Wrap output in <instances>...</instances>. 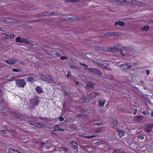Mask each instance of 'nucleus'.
<instances>
[{
	"instance_id": "37998d69",
	"label": "nucleus",
	"mask_w": 153,
	"mask_h": 153,
	"mask_svg": "<svg viewBox=\"0 0 153 153\" xmlns=\"http://www.w3.org/2000/svg\"><path fill=\"white\" fill-rule=\"evenodd\" d=\"M101 131V130H97L95 131V133H99Z\"/></svg>"
},
{
	"instance_id": "f3484780",
	"label": "nucleus",
	"mask_w": 153,
	"mask_h": 153,
	"mask_svg": "<svg viewBox=\"0 0 153 153\" xmlns=\"http://www.w3.org/2000/svg\"><path fill=\"white\" fill-rule=\"evenodd\" d=\"M105 102V101L104 100H101L99 101V105L100 107L103 106Z\"/></svg>"
},
{
	"instance_id": "473e14b6",
	"label": "nucleus",
	"mask_w": 153,
	"mask_h": 153,
	"mask_svg": "<svg viewBox=\"0 0 153 153\" xmlns=\"http://www.w3.org/2000/svg\"><path fill=\"white\" fill-rule=\"evenodd\" d=\"M59 119L60 121H62L64 120V119L62 117H59Z\"/></svg>"
},
{
	"instance_id": "b1692460",
	"label": "nucleus",
	"mask_w": 153,
	"mask_h": 153,
	"mask_svg": "<svg viewBox=\"0 0 153 153\" xmlns=\"http://www.w3.org/2000/svg\"><path fill=\"white\" fill-rule=\"evenodd\" d=\"M98 65L100 67L104 68L105 69H106L107 67L104 65L102 64V63H98Z\"/></svg>"
},
{
	"instance_id": "c756f323",
	"label": "nucleus",
	"mask_w": 153,
	"mask_h": 153,
	"mask_svg": "<svg viewBox=\"0 0 153 153\" xmlns=\"http://www.w3.org/2000/svg\"><path fill=\"white\" fill-rule=\"evenodd\" d=\"M147 128H151L153 126V125L151 124H147L146 125Z\"/></svg>"
},
{
	"instance_id": "c9c22d12",
	"label": "nucleus",
	"mask_w": 153,
	"mask_h": 153,
	"mask_svg": "<svg viewBox=\"0 0 153 153\" xmlns=\"http://www.w3.org/2000/svg\"><path fill=\"white\" fill-rule=\"evenodd\" d=\"M100 123H94L93 124V125L94 126H98V125H100Z\"/></svg>"
},
{
	"instance_id": "4c0bfd02",
	"label": "nucleus",
	"mask_w": 153,
	"mask_h": 153,
	"mask_svg": "<svg viewBox=\"0 0 153 153\" xmlns=\"http://www.w3.org/2000/svg\"><path fill=\"white\" fill-rule=\"evenodd\" d=\"M68 75H67V77L68 78L70 76L71 74H70V73L69 71H68Z\"/></svg>"
},
{
	"instance_id": "ddd939ff",
	"label": "nucleus",
	"mask_w": 153,
	"mask_h": 153,
	"mask_svg": "<svg viewBox=\"0 0 153 153\" xmlns=\"http://www.w3.org/2000/svg\"><path fill=\"white\" fill-rule=\"evenodd\" d=\"M16 62L17 61L16 60H13L12 59H10L7 60L6 61V62L9 64H12L16 63Z\"/></svg>"
},
{
	"instance_id": "79ce46f5",
	"label": "nucleus",
	"mask_w": 153,
	"mask_h": 153,
	"mask_svg": "<svg viewBox=\"0 0 153 153\" xmlns=\"http://www.w3.org/2000/svg\"><path fill=\"white\" fill-rule=\"evenodd\" d=\"M146 74L148 75H149V74H150V71H149V70H147L146 72Z\"/></svg>"
},
{
	"instance_id": "7ed1b4c3",
	"label": "nucleus",
	"mask_w": 153,
	"mask_h": 153,
	"mask_svg": "<svg viewBox=\"0 0 153 153\" xmlns=\"http://www.w3.org/2000/svg\"><path fill=\"white\" fill-rule=\"evenodd\" d=\"M134 63L124 64L120 66V68L123 71H126L128 69L134 66Z\"/></svg>"
},
{
	"instance_id": "a18cd8bd",
	"label": "nucleus",
	"mask_w": 153,
	"mask_h": 153,
	"mask_svg": "<svg viewBox=\"0 0 153 153\" xmlns=\"http://www.w3.org/2000/svg\"><path fill=\"white\" fill-rule=\"evenodd\" d=\"M68 20L69 21L74 20V19H73L72 18H68Z\"/></svg>"
},
{
	"instance_id": "de8ad7c7",
	"label": "nucleus",
	"mask_w": 153,
	"mask_h": 153,
	"mask_svg": "<svg viewBox=\"0 0 153 153\" xmlns=\"http://www.w3.org/2000/svg\"><path fill=\"white\" fill-rule=\"evenodd\" d=\"M83 115H83V114H79L78 115V117H81V116H82Z\"/></svg>"
},
{
	"instance_id": "412c9836",
	"label": "nucleus",
	"mask_w": 153,
	"mask_h": 153,
	"mask_svg": "<svg viewBox=\"0 0 153 153\" xmlns=\"http://www.w3.org/2000/svg\"><path fill=\"white\" fill-rule=\"evenodd\" d=\"M117 134L120 137H121L124 135V133L121 130H120L118 131Z\"/></svg>"
},
{
	"instance_id": "58836bf2",
	"label": "nucleus",
	"mask_w": 153,
	"mask_h": 153,
	"mask_svg": "<svg viewBox=\"0 0 153 153\" xmlns=\"http://www.w3.org/2000/svg\"><path fill=\"white\" fill-rule=\"evenodd\" d=\"M143 113L145 115H147L149 114V113L147 112H146L145 111H143Z\"/></svg>"
},
{
	"instance_id": "2f4dec72",
	"label": "nucleus",
	"mask_w": 153,
	"mask_h": 153,
	"mask_svg": "<svg viewBox=\"0 0 153 153\" xmlns=\"http://www.w3.org/2000/svg\"><path fill=\"white\" fill-rule=\"evenodd\" d=\"M82 65L85 68V69H87L88 67V65H86V64H82Z\"/></svg>"
},
{
	"instance_id": "4468645a",
	"label": "nucleus",
	"mask_w": 153,
	"mask_h": 153,
	"mask_svg": "<svg viewBox=\"0 0 153 153\" xmlns=\"http://www.w3.org/2000/svg\"><path fill=\"white\" fill-rule=\"evenodd\" d=\"M36 89L38 93H41L43 92L42 88L40 86H37L36 88Z\"/></svg>"
},
{
	"instance_id": "c03bdc74",
	"label": "nucleus",
	"mask_w": 153,
	"mask_h": 153,
	"mask_svg": "<svg viewBox=\"0 0 153 153\" xmlns=\"http://www.w3.org/2000/svg\"><path fill=\"white\" fill-rule=\"evenodd\" d=\"M76 128V127L75 126H72L71 127V128L75 129Z\"/></svg>"
},
{
	"instance_id": "a19ab883",
	"label": "nucleus",
	"mask_w": 153,
	"mask_h": 153,
	"mask_svg": "<svg viewBox=\"0 0 153 153\" xmlns=\"http://www.w3.org/2000/svg\"><path fill=\"white\" fill-rule=\"evenodd\" d=\"M139 138L141 140H143L144 139V137L143 136H140L139 137Z\"/></svg>"
},
{
	"instance_id": "c85d7f7f",
	"label": "nucleus",
	"mask_w": 153,
	"mask_h": 153,
	"mask_svg": "<svg viewBox=\"0 0 153 153\" xmlns=\"http://www.w3.org/2000/svg\"><path fill=\"white\" fill-rule=\"evenodd\" d=\"M28 80L30 82H31L33 81V79L32 77H30L28 78Z\"/></svg>"
},
{
	"instance_id": "09e8293b",
	"label": "nucleus",
	"mask_w": 153,
	"mask_h": 153,
	"mask_svg": "<svg viewBox=\"0 0 153 153\" xmlns=\"http://www.w3.org/2000/svg\"><path fill=\"white\" fill-rule=\"evenodd\" d=\"M94 144L95 145H97L98 144V142H96L94 143Z\"/></svg>"
},
{
	"instance_id": "e433bc0d",
	"label": "nucleus",
	"mask_w": 153,
	"mask_h": 153,
	"mask_svg": "<svg viewBox=\"0 0 153 153\" xmlns=\"http://www.w3.org/2000/svg\"><path fill=\"white\" fill-rule=\"evenodd\" d=\"M137 119H140L142 118V115L137 116L136 117Z\"/></svg>"
},
{
	"instance_id": "393cba45",
	"label": "nucleus",
	"mask_w": 153,
	"mask_h": 153,
	"mask_svg": "<svg viewBox=\"0 0 153 153\" xmlns=\"http://www.w3.org/2000/svg\"><path fill=\"white\" fill-rule=\"evenodd\" d=\"M117 123V121L116 120L114 119H113L112 121V124L113 126H115Z\"/></svg>"
},
{
	"instance_id": "6e6552de",
	"label": "nucleus",
	"mask_w": 153,
	"mask_h": 153,
	"mask_svg": "<svg viewBox=\"0 0 153 153\" xmlns=\"http://www.w3.org/2000/svg\"><path fill=\"white\" fill-rule=\"evenodd\" d=\"M12 20V18H2L0 19V21L2 22H11Z\"/></svg>"
},
{
	"instance_id": "9b49d317",
	"label": "nucleus",
	"mask_w": 153,
	"mask_h": 153,
	"mask_svg": "<svg viewBox=\"0 0 153 153\" xmlns=\"http://www.w3.org/2000/svg\"><path fill=\"white\" fill-rule=\"evenodd\" d=\"M114 25H119L122 27L124 26L125 25L124 22L121 21H118L115 22Z\"/></svg>"
},
{
	"instance_id": "a211bd4d",
	"label": "nucleus",
	"mask_w": 153,
	"mask_h": 153,
	"mask_svg": "<svg viewBox=\"0 0 153 153\" xmlns=\"http://www.w3.org/2000/svg\"><path fill=\"white\" fill-rule=\"evenodd\" d=\"M33 125L37 127H41L43 126V124L42 123H35Z\"/></svg>"
},
{
	"instance_id": "20e7f679",
	"label": "nucleus",
	"mask_w": 153,
	"mask_h": 153,
	"mask_svg": "<svg viewBox=\"0 0 153 153\" xmlns=\"http://www.w3.org/2000/svg\"><path fill=\"white\" fill-rule=\"evenodd\" d=\"M120 4H129L132 5H135L137 4L136 3V1L135 0H129L126 1L125 0H120L119 1Z\"/></svg>"
},
{
	"instance_id": "603ef678",
	"label": "nucleus",
	"mask_w": 153,
	"mask_h": 153,
	"mask_svg": "<svg viewBox=\"0 0 153 153\" xmlns=\"http://www.w3.org/2000/svg\"><path fill=\"white\" fill-rule=\"evenodd\" d=\"M79 83V82H76V85H78Z\"/></svg>"
},
{
	"instance_id": "49530a36",
	"label": "nucleus",
	"mask_w": 153,
	"mask_h": 153,
	"mask_svg": "<svg viewBox=\"0 0 153 153\" xmlns=\"http://www.w3.org/2000/svg\"><path fill=\"white\" fill-rule=\"evenodd\" d=\"M83 136V135H80L79 136V137H81V138H84V136Z\"/></svg>"
},
{
	"instance_id": "39448f33",
	"label": "nucleus",
	"mask_w": 153,
	"mask_h": 153,
	"mask_svg": "<svg viewBox=\"0 0 153 153\" xmlns=\"http://www.w3.org/2000/svg\"><path fill=\"white\" fill-rule=\"evenodd\" d=\"M16 85L21 87H24L26 84L25 81L22 79L16 80Z\"/></svg>"
},
{
	"instance_id": "9d476101",
	"label": "nucleus",
	"mask_w": 153,
	"mask_h": 153,
	"mask_svg": "<svg viewBox=\"0 0 153 153\" xmlns=\"http://www.w3.org/2000/svg\"><path fill=\"white\" fill-rule=\"evenodd\" d=\"M54 129L56 131H64L65 129L63 128L62 127L59 126H56L54 127Z\"/></svg>"
},
{
	"instance_id": "dca6fc26",
	"label": "nucleus",
	"mask_w": 153,
	"mask_h": 153,
	"mask_svg": "<svg viewBox=\"0 0 153 153\" xmlns=\"http://www.w3.org/2000/svg\"><path fill=\"white\" fill-rule=\"evenodd\" d=\"M99 95V93L98 92H91L89 96L92 98H94L97 95Z\"/></svg>"
},
{
	"instance_id": "f03ea898",
	"label": "nucleus",
	"mask_w": 153,
	"mask_h": 153,
	"mask_svg": "<svg viewBox=\"0 0 153 153\" xmlns=\"http://www.w3.org/2000/svg\"><path fill=\"white\" fill-rule=\"evenodd\" d=\"M41 79L42 81H44V82L52 83L53 82V80L51 77L48 75H42L41 76Z\"/></svg>"
},
{
	"instance_id": "f257e3e1",
	"label": "nucleus",
	"mask_w": 153,
	"mask_h": 153,
	"mask_svg": "<svg viewBox=\"0 0 153 153\" xmlns=\"http://www.w3.org/2000/svg\"><path fill=\"white\" fill-rule=\"evenodd\" d=\"M120 52L122 57L128 56L131 53L132 48L130 47H120Z\"/></svg>"
},
{
	"instance_id": "2eb2a0df",
	"label": "nucleus",
	"mask_w": 153,
	"mask_h": 153,
	"mask_svg": "<svg viewBox=\"0 0 153 153\" xmlns=\"http://www.w3.org/2000/svg\"><path fill=\"white\" fill-rule=\"evenodd\" d=\"M88 70L93 73L94 74H97L98 71L97 69L95 68H89L88 69Z\"/></svg>"
},
{
	"instance_id": "5fc2aeb1",
	"label": "nucleus",
	"mask_w": 153,
	"mask_h": 153,
	"mask_svg": "<svg viewBox=\"0 0 153 153\" xmlns=\"http://www.w3.org/2000/svg\"><path fill=\"white\" fill-rule=\"evenodd\" d=\"M2 28H1L0 27V30H2Z\"/></svg>"
},
{
	"instance_id": "0eeeda50",
	"label": "nucleus",
	"mask_w": 153,
	"mask_h": 153,
	"mask_svg": "<svg viewBox=\"0 0 153 153\" xmlns=\"http://www.w3.org/2000/svg\"><path fill=\"white\" fill-rule=\"evenodd\" d=\"M104 35L105 36H120L121 33L120 32H115L114 33H105Z\"/></svg>"
},
{
	"instance_id": "f704fd0d",
	"label": "nucleus",
	"mask_w": 153,
	"mask_h": 153,
	"mask_svg": "<svg viewBox=\"0 0 153 153\" xmlns=\"http://www.w3.org/2000/svg\"><path fill=\"white\" fill-rule=\"evenodd\" d=\"M14 36L13 34H11L10 36V38L11 39H13L14 38Z\"/></svg>"
},
{
	"instance_id": "5701e85b",
	"label": "nucleus",
	"mask_w": 153,
	"mask_h": 153,
	"mask_svg": "<svg viewBox=\"0 0 153 153\" xmlns=\"http://www.w3.org/2000/svg\"><path fill=\"white\" fill-rule=\"evenodd\" d=\"M149 26H145L141 28V30L143 31H146L149 30Z\"/></svg>"
},
{
	"instance_id": "ea45409f",
	"label": "nucleus",
	"mask_w": 153,
	"mask_h": 153,
	"mask_svg": "<svg viewBox=\"0 0 153 153\" xmlns=\"http://www.w3.org/2000/svg\"><path fill=\"white\" fill-rule=\"evenodd\" d=\"M66 59V57L64 56H62L60 58V59L62 60H64Z\"/></svg>"
},
{
	"instance_id": "6ab92c4d",
	"label": "nucleus",
	"mask_w": 153,
	"mask_h": 153,
	"mask_svg": "<svg viewBox=\"0 0 153 153\" xmlns=\"http://www.w3.org/2000/svg\"><path fill=\"white\" fill-rule=\"evenodd\" d=\"M98 136L97 135H90V136H84V138H88V139H91L93 138L94 137H96Z\"/></svg>"
},
{
	"instance_id": "f8f14e48",
	"label": "nucleus",
	"mask_w": 153,
	"mask_h": 153,
	"mask_svg": "<svg viewBox=\"0 0 153 153\" xmlns=\"http://www.w3.org/2000/svg\"><path fill=\"white\" fill-rule=\"evenodd\" d=\"M14 78V76L12 74H10L8 76L5 78V79L9 81H11L13 80Z\"/></svg>"
},
{
	"instance_id": "3c124183",
	"label": "nucleus",
	"mask_w": 153,
	"mask_h": 153,
	"mask_svg": "<svg viewBox=\"0 0 153 153\" xmlns=\"http://www.w3.org/2000/svg\"><path fill=\"white\" fill-rule=\"evenodd\" d=\"M150 130L149 129H147V130H146V131L147 132H148Z\"/></svg>"
},
{
	"instance_id": "cd10ccee",
	"label": "nucleus",
	"mask_w": 153,
	"mask_h": 153,
	"mask_svg": "<svg viewBox=\"0 0 153 153\" xmlns=\"http://www.w3.org/2000/svg\"><path fill=\"white\" fill-rule=\"evenodd\" d=\"M51 14H52L51 13V12H45L43 14L44 15H50Z\"/></svg>"
},
{
	"instance_id": "8fccbe9b",
	"label": "nucleus",
	"mask_w": 153,
	"mask_h": 153,
	"mask_svg": "<svg viewBox=\"0 0 153 153\" xmlns=\"http://www.w3.org/2000/svg\"><path fill=\"white\" fill-rule=\"evenodd\" d=\"M151 116L152 117L153 116V111H152L151 113Z\"/></svg>"
},
{
	"instance_id": "6e6d98bb",
	"label": "nucleus",
	"mask_w": 153,
	"mask_h": 153,
	"mask_svg": "<svg viewBox=\"0 0 153 153\" xmlns=\"http://www.w3.org/2000/svg\"><path fill=\"white\" fill-rule=\"evenodd\" d=\"M136 112H134L133 114H136Z\"/></svg>"
},
{
	"instance_id": "423d86ee",
	"label": "nucleus",
	"mask_w": 153,
	"mask_h": 153,
	"mask_svg": "<svg viewBox=\"0 0 153 153\" xmlns=\"http://www.w3.org/2000/svg\"><path fill=\"white\" fill-rule=\"evenodd\" d=\"M16 42L20 43H29V41L24 38H21L19 37H17L16 39Z\"/></svg>"
},
{
	"instance_id": "864d4df0",
	"label": "nucleus",
	"mask_w": 153,
	"mask_h": 153,
	"mask_svg": "<svg viewBox=\"0 0 153 153\" xmlns=\"http://www.w3.org/2000/svg\"><path fill=\"white\" fill-rule=\"evenodd\" d=\"M82 100H83L84 101V102H85V99L84 98V99H83Z\"/></svg>"
},
{
	"instance_id": "aec40b11",
	"label": "nucleus",
	"mask_w": 153,
	"mask_h": 153,
	"mask_svg": "<svg viewBox=\"0 0 153 153\" xmlns=\"http://www.w3.org/2000/svg\"><path fill=\"white\" fill-rule=\"evenodd\" d=\"M2 37L4 40H6L10 38V36L3 34L2 35Z\"/></svg>"
},
{
	"instance_id": "1a4fd4ad",
	"label": "nucleus",
	"mask_w": 153,
	"mask_h": 153,
	"mask_svg": "<svg viewBox=\"0 0 153 153\" xmlns=\"http://www.w3.org/2000/svg\"><path fill=\"white\" fill-rule=\"evenodd\" d=\"M120 47L119 46L112 47L110 49L109 51L112 52H115L118 50H120Z\"/></svg>"
},
{
	"instance_id": "72a5a7b5",
	"label": "nucleus",
	"mask_w": 153,
	"mask_h": 153,
	"mask_svg": "<svg viewBox=\"0 0 153 153\" xmlns=\"http://www.w3.org/2000/svg\"><path fill=\"white\" fill-rule=\"evenodd\" d=\"M120 151L117 150H114V153H120Z\"/></svg>"
},
{
	"instance_id": "7c9ffc66",
	"label": "nucleus",
	"mask_w": 153,
	"mask_h": 153,
	"mask_svg": "<svg viewBox=\"0 0 153 153\" xmlns=\"http://www.w3.org/2000/svg\"><path fill=\"white\" fill-rule=\"evenodd\" d=\"M62 150L64 152H66L68 150V149L67 148H63Z\"/></svg>"
},
{
	"instance_id": "a878e982",
	"label": "nucleus",
	"mask_w": 153,
	"mask_h": 153,
	"mask_svg": "<svg viewBox=\"0 0 153 153\" xmlns=\"http://www.w3.org/2000/svg\"><path fill=\"white\" fill-rule=\"evenodd\" d=\"M86 86L88 88H92L93 87V84L90 83H88L86 85Z\"/></svg>"
},
{
	"instance_id": "bb28decb",
	"label": "nucleus",
	"mask_w": 153,
	"mask_h": 153,
	"mask_svg": "<svg viewBox=\"0 0 153 153\" xmlns=\"http://www.w3.org/2000/svg\"><path fill=\"white\" fill-rule=\"evenodd\" d=\"M12 71L16 72H18L21 71V70L20 69H13L12 70Z\"/></svg>"
},
{
	"instance_id": "4be33fe9",
	"label": "nucleus",
	"mask_w": 153,
	"mask_h": 153,
	"mask_svg": "<svg viewBox=\"0 0 153 153\" xmlns=\"http://www.w3.org/2000/svg\"><path fill=\"white\" fill-rule=\"evenodd\" d=\"M71 143L72 144V146L74 148H77L78 147L77 144L75 141H72L71 142Z\"/></svg>"
}]
</instances>
